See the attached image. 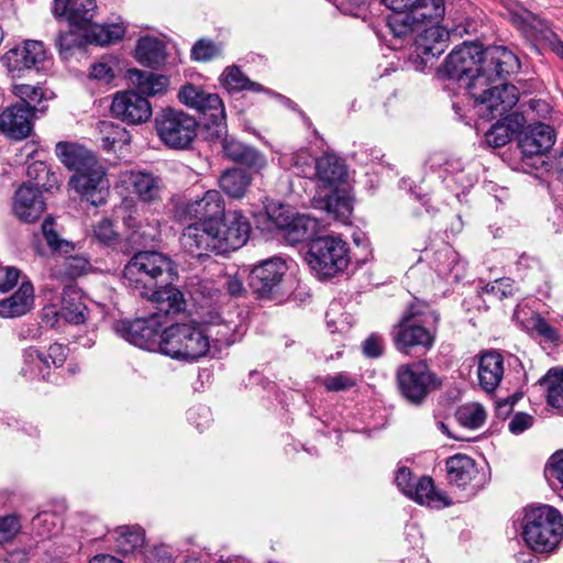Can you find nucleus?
<instances>
[{
    "label": "nucleus",
    "mask_w": 563,
    "mask_h": 563,
    "mask_svg": "<svg viewBox=\"0 0 563 563\" xmlns=\"http://www.w3.org/2000/svg\"><path fill=\"white\" fill-rule=\"evenodd\" d=\"M520 68L518 57L505 46L483 48L476 43H463L445 58L443 73L471 91L477 77L510 75Z\"/></svg>",
    "instance_id": "nucleus-1"
},
{
    "label": "nucleus",
    "mask_w": 563,
    "mask_h": 563,
    "mask_svg": "<svg viewBox=\"0 0 563 563\" xmlns=\"http://www.w3.org/2000/svg\"><path fill=\"white\" fill-rule=\"evenodd\" d=\"M314 175L320 187L313 198L314 208L325 211L334 220L347 223L353 207L344 162L333 154H325L316 161Z\"/></svg>",
    "instance_id": "nucleus-2"
},
{
    "label": "nucleus",
    "mask_w": 563,
    "mask_h": 563,
    "mask_svg": "<svg viewBox=\"0 0 563 563\" xmlns=\"http://www.w3.org/2000/svg\"><path fill=\"white\" fill-rule=\"evenodd\" d=\"M128 79L139 92L130 90L118 92L111 104V113L129 124L147 122L152 117V106L141 95L157 96L164 93L169 86V79L164 75L140 69H129Z\"/></svg>",
    "instance_id": "nucleus-3"
},
{
    "label": "nucleus",
    "mask_w": 563,
    "mask_h": 563,
    "mask_svg": "<svg viewBox=\"0 0 563 563\" xmlns=\"http://www.w3.org/2000/svg\"><path fill=\"white\" fill-rule=\"evenodd\" d=\"M394 11L387 27L394 40L402 46L413 38L424 23L439 22L445 13L444 0H382Z\"/></svg>",
    "instance_id": "nucleus-4"
},
{
    "label": "nucleus",
    "mask_w": 563,
    "mask_h": 563,
    "mask_svg": "<svg viewBox=\"0 0 563 563\" xmlns=\"http://www.w3.org/2000/svg\"><path fill=\"white\" fill-rule=\"evenodd\" d=\"M177 277L174 262L165 254L141 251L134 254L122 272L124 285L139 296H148L157 285Z\"/></svg>",
    "instance_id": "nucleus-5"
},
{
    "label": "nucleus",
    "mask_w": 563,
    "mask_h": 563,
    "mask_svg": "<svg viewBox=\"0 0 563 563\" xmlns=\"http://www.w3.org/2000/svg\"><path fill=\"white\" fill-rule=\"evenodd\" d=\"M438 316L424 303L411 305L393 327L391 339L405 354L412 350L429 351L435 341Z\"/></svg>",
    "instance_id": "nucleus-6"
},
{
    "label": "nucleus",
    "mask_w": 563,
    "mask_h": 563,
    "mask_svg": "<svg viewBox=\"0 0 563 563\" xmlns=\"http://www.w3.org/2000/svg\"><path fill=\"white\" fill-rule=\"evenodd\" d=\"M522 534L531 550L540 553L553 551L563 538V518L560 511L549 505L527 509Z\"/></svg>",
    "instance_id": "nucleus-7"
},
{
    "label": "nucleus",
    "mask_w": 563,
    "mask_h": 563,
    "mask_svg": "<svg viewBox=\"0 0 563 563\" xmlns=\"http://www.w3.org/2000/svg\"><path fill=\"white\" fill-rule=\"evenodd\" d=\"M500 76H479L477 81L471 85L470 96L474 99L477 114L486 119L503 118L519 101V91L510 84L494 85Z\"/></svg>",
    "instance_id": "nucleus-8"
},
{
    "label": "nucleus",
    "mask_w": 563,
    "mask_h": 563,
    "mask_svg": "<svg viewBox=\"0 0 563 563\" xmlns=\"http://www.w3.org/2000/svg\"><path fill=\"white\" fill-rule=\"evenodd\" d=\"M210 349L209 336L194 323H175L163 331L161 353L172 358L194 362Z\"/></svg>",
    "instance_id": "nucleus-9"
},
{
    "label": "nucleus",
    "mask_w": 563,
    "mask_h": 563,
    "mask_svg": "<svg viewBox=\"0 0 563 563\" xmlns=\"http://www.w3.org/2000/svg\"><path fill=\"white\" fill-rule=\"evenodd\" d=\"M307 262L319 279L333 278L347 268L350 247L340 236H319L309 245Z\"/></svg>",
    "instance_id": "nucleus-10"
},
{
    "label": "nucleus",
    "mask_w": 563,
    "mask_h": 563,
    "mask_svg": "<svg viewBox=\"0 0 563 563\" xmlns=\"http://www.w3.org/2000/svg\"><path fill=\"white\" fill-rule=\"evenodd\" d=\"M159 140L172 148H187L196 137V120L181 110L165 109L155 117Z\"/></svg>",
    "instance_id": "nucleus-11"
},
{
    "label": "nucleus",
    "mask_w": 563,
    "mask_h": 563,
    "mask_svg": "<svg viewBox=\"0 0 563 563\" xmlns=\"http://www.w3.org/2000/svg\"><path fill=\"white\" fill-rule=\"evenodd\" d=\"M396 379L402 397L412 405L423 402L428 394L440 383L423 361L402 364L397 368Z\"/></svg>",
    "instance_id": "nucleus-12"
},
{
    "label": "nucleus",
    "mask_w": 563,
    "mask_h": 563,
    "mask_svg": "<svg viewBox=\"0 0 563 563\" xmlns=\"http://www.w3.org/2000/svg\"><path fill=\"white\" fill-rule=\"evenodd\" d=\"M47 60L46 48L41 41L26 40L9 49L2 62L12 78H21L30 71H40Z\"/></svg>",
    "instance_id": "nucleus-13"
},
{
    "label": "nucleus",
    "mask_w": 563,
    "mask_h": 563,
    "mask_svg": "<svg viewBox=\"0 0 563 563\" xmlns=\"http://www.w3.org/2000/svg\"><path fill=\"white\" fill-rule=\"evenodd\" d=\"M69 186L82 200L95 207L101 206L106 203L109 195L110 184L107 168L100 161H97L86 169L74 173L69 178Z\"/></svg>",
    "instance_id": "nucleus-14"
},
{
    "label": "nucleus",
    "mask_w": 563,
    "mask_h": 563,
    "mask_svg": "<svg viewBox=\"0 0 563 563\" xmlns=\"http://www.w3.org/2000/svg\"><path fill=\"white\" fill-rule=\"evenodd\" d=\"M162 324L157 316L135 320H120L113 324L114 332L129 343L147 351L161 352Z\"/></svg>",
    "instance_id": "nucleus-15"
},
{
    "label": "nucleus",
    "mask_w": 563,
    "mask_h": 563,
    "mask_svg": "<svg viewBox=\"0 0 563 563\" xmlns=\"http://www.w3.org/2000/svg\"><path fill=\"white\" fill-rule=\"evenodd\" d=\"M267 214L274 227L283 232L286 241L292 245L310 239L318 228L314 218L295 213L283 205L268 210Z\"/></svg>",
    "instance_id": "nucleus-16"
},
{
    "label": "nucleus",
    "mask_w": 563,
    "mask_h": 563,
    "mask_svg": "<svg viewBox=\"0 0 563 563\" xmlns=\"http://www.w3.org/2000/svg\"><path fill=\"white\" fill-rule=\"evenodd\" d=\"M225 202L220 191L210 189L201 197L177 205L176 214L180 220H199L202 224L216 223L224 216Z\"/></svg>",
    "instance_id": "nucleus-17"
},
{
    "label": "nucleus",
    "mask_w": 563,
    "mask_h": 563,
    "mask_svg": "<svg viewBox=\"0 0 563 563\" xmlns=\"http://www.w3.org/2000/svg\"><path fill=\"white\" fill-rule=\"evenodd\" d=\"M214 223L217 230L218 253L225 254L242 247L250 238L251 224L249 219L238 210L224 212Z\"/></svg>",
    "instance_id": "nucleus-18"
},
{
    "label": "nucleus",
    "mask_w": 563,
    "mask_h": 563,
    "mask_svg": "<svg viewBox=\"0 0 563 563\" xmlns=\"http://www.w3.org/2000/svg\"><path fill=\"white\" fill-rule=\"evenodd\" d=\"M120 180L142 202L154 203L162 200L165 184L159 176L152 172L125 170L121 173Z\"/></svg>",
    "instance_id": "nucleus-19"
},
{
    "label": "nucleus",
    "mask_w": 563,
    "mask_h": 563,
    "mask_svg": "<svg viewBox=\"0 0 563 563\" xmlns=\"http://www.w3.org/2000/svg\"><path fill=\"white\" fill-rule=\"evenodd\" d=\"M286 271V262L280 257L263 261L251 271L249 286L258 297H271Z\"/></svg>",
    "instance_id": "nucleus-20"
},
{
    "label": "nucleus",
    "mask_w": 563,
    "mask_h": 563,
    "mask_svg": "<svg viewBox=\"0 0 563 563\" xmlns=\"http://www.w3.org/2000/svg\"><path fill=\"white\" fill-rule=\"evenodd\" d=\"M217 230L214 223H195L181 233L180 244L185 252L194 257H202L209 253H218Z\"/></svg>",
    "instance_id": "nucleus-21"
},
{
    "label": "nucleus",
    "mask_w": 563,
    "mask_h": 563,
    "mask_svg": "<svg viewBox=\"0 0 563 563\" xmlns=\"http://www.w3.org/2000/svg\"><path fill=\"white\" fill-rule=\"evenodd\" d=\"M428 27L422 29L424 23L416 33L413 40L415 53L421 58L422 63H428L430 59L440 56L448 47L449 32L438 25V22Z\"/></svg>",
    "instance_id": "nucleus-22"
},
{
    "label": "nucleus",
    "mask_w": 563,
    "mask_h": 563,
    "mask_svg": "<svg viewBox=\"0 0 563 563\" xmlns=\"http://www.w3.org/2000/svg\"><path fill=\"white\" fill-rule=\"evenodd\" d=\"M33 117L34 113L29 107L21 103L12 104L0 113V132L11 140H23L33 130Z\"/></svg>",
    "instance_id": "nucleus-23"
},
{
    "label": "nucleus",
    "mask_w": 563,
    "mask_h": 563,
    "mask_svg": "<svg viewBox=\"0 0 563 563\" xmlns=\"http://www.w3.org/2000/svg\"><path fill=\"white\" fill-rule=\"evenodd\" d=\"M45 210V202L37 186L23 184L15 191L13 201L14 214L24 222L36 221Z\"/></svg>",
    "instance_id": "nucleus-24"
},
{
    "label": "nucleus",
    "mask_w": 563,
    "mask_h": 563,
    "mask_svg": "<svg viewBox=\"0 0 563 563\" xmlns=\"http://www.w3.org/2000/svg\"><path fill=\"white\" fill-rule=\"evenodd\" d=\"M34 307V287L31 280L23 276L19 288L9 297L0 299V317L5 319L19 318L29 313Z\"/></svg>",
    "instance_id": "nucleus-25"
},
{
    "label": "nucleus",
    "mask_w": 563,
    "mask_h": 563,
    "mask_svg": "<svg viewBox=\"0 0 563 563\" xmlns=\"http://www.w3.org/2000/svg\"><path fill=\"white\" fill-rule=\"evenodd\" d=\"M512 23L525 34V36L536 43L545 45L555 34L548 23L527 9H518L511 13Z\"/></svg>",
    "instance_id": "nucleus-26"
},
{
    "label": "nucleus",
    "mask_w": 563,
    "mask_h": 563,
    "mask_svg": "<svg viewBox=\"0 0 563 563\" xmlns=\"http://www.w3.org/2000/svg\"><path fill=\"white\" fill-rule=\"evenodd\" d=\"M196 110L206 117V128L211 137H222L227 133V115L222 100L217 93L205 91Z\"/></svg>",
    "instance_id": "nucleus-27"
},
{
    "label": "nucleus",
    "mask_w": 563,
    "mask_h": 563,
    "mask_svg": "<svg viewBox=\"0 0 563 563\" xmlns=\"http://www.w3.org/2000/svg\"><path fill=\"white\" fill-rule=\"evenodd\" d=\"M555 142L553 129L544 123L529 126L519 140V146L525 156L545 154Z\"/></svg>",
    "instance_id": "nucleus-28"
},
{
    "label": "nucleus",
    "mask_w": 563,
    "mask_h": 563,
    "mask_svg": "<svg viewBox=\"0 0 563 563\" xmlns=\"http://www.w3.org/2000/svg\"><path fill=\"white\" fill-rule=\"evenodd\" d=\"M165 284V286L157 285V288L145 296L155 305L156 312L153 316H157V318L179 313L186 307L183 292L174 287L172 282Z\"/></svg>",
    "instance_id": "nucleus-29"
},
{
    "label": "nucleus",
    "mask_w": 563,
    "mask_h": 563,
    "mask_svg": "<svg viewBox=\"0 0 563 563\" xmlns=\"http://www.w3.org/2000/svg\"><path fill=\"white\" fill-rule=\"evenodd\" d=\"M123 223L131 230L130 240L141 246L150 245L161 236L159 221L155 218H144L136 211H131L123 218Z\"/></svg>",
    "instance_id": "nucleus-30"
},
{
    "label": "nucleus",
    "mask_w": 563,
    "mask_h": 563,
    "mask_svg": "<svg viewBox=\"0 0 563 563\" xmlns=\"http://www.w3.org/2000/svg\"><path fill=\"white\" fill-rule=\"evenodd\" d=\"M55 153L60 163L74 173L84 170L87 166L99 161L90 150L73 142H58L55 146Z\"/></svg>",
    "instance_id": "nucleus-31"
},
{
    "label": "nucleus",
    "mask_w": 563,
    "mask_h": 563,
    "mask_svg": "<svg viewBox=\"0 0 563 563\" xmlns=\"http://www.w3.org/2000/svg\"><path fill=\"white\" fill-rule=\"evenodd\" d=\"M97 10L96 0H55L54 12L65 15L73 25L80 27L91 23Z\"/></svg>",
    "instance_id": "nucleus-32"
},
{
    "label": "nucleus",
    "mask_w": 563,
    "mask_h": 563,
    "mask_svg": "<svg viewBox=\"0 0 563 563\" xmlns=\"http://www.w3.org/2000/svg\"><path fill=\"white\" fill-rule=\"evenodd\" d=\"M505 372L504 358L495 351L484 353L478 362V382L481 387L487 391H494L500 384Z\"/></svg>",
    "instance_id": "nucleus-33"
},
{
    "label": "nucleus",
    "mask_w": 563,
    "mask_h": 563,
    "mask_svg": "<svg viewBox=\"0 0 563 563\" xmlns=\"http://www.w3.org/2000/svg\"><path fill=\"white\" fill-rule=\"evenodd\" d=\"M20 374L29 380H47L51 375V365L46 354L34 346L24 349Z\"/></svg>",
    "instance_id": "nucleus-34"
},
{
    "label": "nucleus",
    "mask_w": 563,
    "mask_h": 563,
    "mask_svg": "<svg viewBox=\"0 0 563 563\" xmlns=\"http://www.w3.org/2000/svg\"><path fill=\"white\" fill-rule=\"evenodd\" d=\"M446 473L450 484L465 488L476 477L478 471L473 459L456 454L448 459Z\"/></svg>",
    "instance_id": "nucleus-35"
},
{
    "label": "nucleus",
    "mask_w": 563,
    "mask_h": 563,
    "mask_svg": "<svg viewBox=\"0 0 563 563\" xmlns=\"http://www.w3.org/2000/svg\"><path fill=\"white\" fill-rule=\"evenodd\" d=\"M252 183L250 174L241 168L224 170L218 179L219 187L224 194L234 199L244 197Z\"/></svg>",
    "instance_id": "nucleus-36"
},
{
    "label": "nucleus",
    "mask_w": 563,
    "mask_h": 563,
    "mask_svg": "<svg viewBox=\"0 0 563 563\" xmlns=\"http://www.w3.org/2000/svg\"><path fill=\"white\" fill-rule=\"evenodd\" d=\"M135 55L141 64L156 67L165 60V46L162 41L145 36L137 41Z\"/></svg>",
    "instance_id": "nucleus-37"
},
{
    "label": "nucleus",
    "mask_w": 563,
    "mask_h": 563,
    "mask_svg": "<svg viewBox=\"0 0 563 563\" xmlns=\"http://www.w3.org/2000/svg\"><path fill=\"white\" fill-rule=\"evenodd\" d=\"M408 497L420 505H427L434 508L449 505V503L445 500V496L435 490L432 478L427 476L421 477L415 484V487Z\"/></svg>",
    "instance_id": "nucleus-38"
},
{
    "label": "nucleus",
    "mask_w": 563,
    "mask_h": 563,
    "mask_svg": "<svg viewBox=\"0 0 563 563\" xmlns=\"http://www.w3.org/2000/svg\"><path fill=\"white\" fill-rule=\"evenodd\" d=\"M115 534L117 551L124 555L134 553L144 544V530L140 526L120 527Z\"/></svg>",
    "instance_id": "nucleus-39"
},
{
    "label": "nucleus",
    "mask_w": 563,
    "mask_h": 563,
    "mask_svg": "<svg viewBox=\"0 0 563 563\" xmlns=\"http://www.w3.org/2000/svg\"><path fill=\"white\" fill-rule=\"evenodd\" d=\"M91 269L89 260L82 255H74L64 257L62 263L57 265L52 274L58 279H75L86 275Z\"/></svg>",
    "instance_id": "nucleus-40"
},
{
    "label": "nucleus",
    "mask_w": 563,
    "mask_h": 563,
    "mask_svg": "<svg viewBox=\"0 0 563 563\" xmlns=\"http://www.w3.org/2000/svg\"><path fill=\"white\" fill-rule=\"evenodd\" d=\"M97 129L100 145L106 151H111L115 144H128L130 142L129 132L120 124L111 121H100Z\"/></svg>",
    "instance_id": "nucleus-41"
},
{
    "label": "nucleus",
    "mask_w": 563,
    "mask_h": 563,
    "mask_svg": "<svg viewBox=\"0 0 563 563\" xmlns=\"http://www.w3.org/2000/svg\"><path fill=\"white\" fill-rule=\"evenodd\" d=\"M316 161L307 150L285 154L280 157L284 167L291 169L296 175L308 177L314 174Z\"/></svg>",
    "instance_id": "nucleus-42"
},
{
    "label": "nucleus",
    "mask_w": 563,
    "mask_h": 563,
    "mask_svg": "<svg viewBox=\"0 0 563 563\" xmlns=\"http://www.w3.org/2000/svg\"><path fill=\"white\" fill-rule=\"evenodd\" d=\"M124 33L122 24H89L86 37L90 43L108 45L122 38Z\"/></svg>",
    "instance_id": "nucleus-43"
},
{
    "label": "nucleus",
    "mask_w": 563,
    "mask_h": 563,
    "mask_svg": "<svg viewBox=\"0 0 563 563\" xmlns=\"http://www.w3.org/2000/svg\"><path fill=\"white\" fill-rule=\"evenodd\" d=\"M220 80L228 91H241L244 89L252 91L263 90L260 84L249 79L236 66L227 67L222 73Z\"/></svg>",
    "instance_id": "nucleus-44"
},
{
    "label": "nucleus",
    "mask_w": 563,
    "mask_h": 563,
    "mask_svg": "<svg viewBox=\"0 0 563 563\" xmlns=\"http://www.w3.org/2000/svg\"><path fill=\"white\" fill-rule=\"evenodd\" d=\"M539 383L547 386L549 405L563 410V371L552 368Z\"/></svg>",
    "instance_id": "nucleus-45"
},
{
    "label": "nucleus",
    "mask_w": 563,
    "mask_h": 563,
    "mask_svg": "<svg viewBox=\"0 0 563 563\" xmlns=\"http://www.w3.org/2000/svg\"><path fill=\"white\" fill-rule=\"evenodd\" d=\"M459 423L468 429H478L486 420V411L479 404H468L456 411Z\"/></svg>",
    "instance_id": "nucleus-46"
},
{
    "label": "nucleus",
    "mask_w": 563,
    "mask_h": 563,
    "mask_svg": "<svg viewBox=\"0 0 563 563\" xmlns=\"http://www.w3.org/2000/svg\"><path fill=\"white\" fill-rule=\"evenodd\" d=\"M12 93L23 102L24 107H29L32 113L36 106L45 99V92L42 87L27 84H14L12 86Z\"/></svg>",
    "instance_id": "nucleus-47"
},
{
    "label": "nucleus",
    "mask_w": 563,
    "mask_h": 563,
    "mask_svg": "<svg viewBox=\"0 0 563 563\" xmlns=\"http://www.w3.org/2000/svg\"><path fill=\"white\" fill-rule=\"evenodd\" d=\"M86 306L82 302L71 303L67 298L63 299V307L59 311H53L52 308L45 309L46 316L52 311L57 320L60 318L68 323L80 324L86 320Z\"/></svg>",
    "instance_id": "nucleus-48"
},
{
    "label": "nucleus",
    "mask_w": 563,
    "mask_h": 563,
    "mask_svg": "<svg viewBox=\"0 0 563 563\" xmlns=\"http://www.w3.org/2000/svg\"><path fill=\"white\" fill-rule=\"evenodd\" d=\"M544 475L553 489L563 490V451L550 457Z\"/></svg>",
    "instance_id": "nucleus-49"
},
{
    "label": "nucleus",
    "mask_w": 563,
    "mask_h": 563,
    "mask_svg": "<svg viewBox=\"0 0 563 563\" xmlns=\"http://www.w3.org/2000/svg\"><path fill=\"white\" fill-rule=\"evenodd\" d=\"M117 63L110 57H103L90 68V78L101 84H110L115 78Z\"/></svg>",
    "instance_id": "nucleus-50"
},
{
    "label": "nucleus",
    "mask_w": 563,
    "mask_h": 563,
    "mask_svg": "<svg viewBox=\"0 0 563 563\" xmlns=\"http://www.w3.org/2000/svg\"><path fill=\"white\" fill-rule=\"evenodd\" d=\"M322 385L328 391H344L357 385V379L346 372L328 375L322 379Z\"/></svg>",
    "instance_id": "nucleus-51"
},
{
    "label": "nucleus",
    "mask_w": 563,
    "mask_h": 563,
    "mask_svg": "<svg viewBox=\"0 0 563 563\" xmlns=\"http://www.w3.org/2000/svg\"><path fill=\"white\" fill-rule=\"evenodd\" d=\"M220 45L209 40H199L191 48V57L198 62H208L221 55Z\"/></svg>",
    "instance_id": "nucleus-52"
},
{
    "label": "nucleus",
    "mask_w": 563,
    "mask_h": 563,
    "mask_svg": "<svg viewBox=\"0 0 563 563\" xmlns=\"http://www.w3.org/2000/svg\"><path fill=\"white\" fill-rule=\"evenodd\" d=\"M509 131L505 122L499 120L485 133V142L492 147H501L511 140L512 135Z\"/></svg>",
    "instance_id": "nucleus-53"
},
{
    "label": "nucleus",
    "mask_w": 563,
    "mask_h": 563,
    "mask_svg": "<svg viewBox=\"0 0 563 563\" xmlns=\"http://www.w3.org/2000/svg\"><path fill=\"white\" fill-rule=\"evenodd\" d=\"M531 327L538 335L548 342L555 343L560 340L558 330L539 314L531 318Z\"/></svg>",
    "instance_id": "nucleus-54"
},
{
    "label": "nucleus",
    "mask_w": 563,
    "mask_h": 563,
    "mask_svg": "<svg viewBox=\"0 0 563 563\" xmlns=\"http://www.w3.org/2000/svg\"><path fill=\"white\" fill-rule=\"evenodd\" d=\"M21 277L22 272L19 268L0 264V294L11 291Z\"/></svg>",
    "instance_id": "nucleus-55"
},
{
    "label": "nucleus",
    "mask_w": 563,
    "mask_h": 563,
    "mask_svg": "<svg viewBox=\"0 0 563 563\" xmlns=\"http://www.w3.org/2000/svg\"><path fill=\"white\" fill-rule=\"evenodd\" d=\"M95 238L104 244L114 242L118 238V233L114 229L112 220L108 218L101 219L93 228Z\"/></svg>",
    "instance_id": "nucleus-56"
},
{
    "label": "nucleus",
    "mask_w": 563,
    "mask_h": 563,
    "mask_svg": "<svg viewBox=\"0 0 563 563\" xmlns=\"http://www.w3.org/2000/svg\"><path fill=\"white\" fill-rule=\"evenodd\" d=\"M239 164L245 165L246 167L260 172L266 167L267 162L265 156L260 153L256 148L247 146L243 152L240 159L236 162Z\"/></svg>",
    "instance_id": "nucleus-57"
},
{
    "label": "nucleus",
    "mask_w": 563,
    "mask_h": 563,
    "mask_svg": "<svg viewBox=\"0 0 563 563\" xmlns=\"http://www.w3.org/2000/svg\"><path fill=\"white\" fill-rule=\"evenodd\" d=\"M20 529L21 523L18 517L5 516L0 518V544L13 540Z\"/></svg>",
    "instance_id": "nucleus-58"
},
{
    "label": "nucleus",
    "mask_w": 563,
    "mask_h": 563,
    "mask_svg": "<svg viewBox=\"0 0 563 563\" xmlns=\"http://www.w3.org/2000/svg\"><path fill=\"white\" fill-rule=\"evenodd\" d=\"M203 92L205 90L200 87L188 84L180 88L178 99L185 106L196 109L197 106H200L199 102H202L201 96Z\"/></svg>",
    "instance_id": "nucleus-59"
},
{
    "label": "nucleus",
    "mask_w": 563,
    "mask_h": 563,
    "mask_svg": "<svg viewBox=\"0 0 563 563\" xmlns=\"http://www.w3.org/2000/svg\"><path fill=\"white\" fill-rule=\"evenodd\" d=\"M484 291L498 300H503L514 295V285L509 278H501L486 285Z\"/></svg>",
    "instance_id": "nucleus-60"
},
{
    "label": "nucleus",
    "mask_w": 563,
    "mask_h": 563,
    "mask_svg": "<svg viewBox=\"0 0 563 563\" xmlns=\"http://www.w3.org/2000/svg\"><path fill=\"white\" fill-rule=\"evenodd\" d=\"M221 141L223 153L233 162H238L246 150L247 145L239 142L233 137H228V132L222 137H216Z\"/></svg>",
    "instance_id": "nucleus-61"
},
{
    "label": "nucleus",
    "mask_w": 563,
    "mask_h": 563,
    "mask_svg": "<svg viewBox=\"0 0 563 563\" xmlns=\"http://www.w3.org/2000/svg\"><path fill=\"white\" fill-rule=\"evenodd\" d=\"M33 527L37 530V533L43 538H51L56 533V525L54 517L51 514H41L33 519Z\"/></svg>",
    "instance_id": "nucleus-62"
},
{
    "label": "nucleus",
    "mask_w": 563,
    "mask_h": 563,
    "mask_svg": "<svg viewBox=\"0 0 563 563\" xmlns=\"http://www.w3.org/2000/svg\"><path fill=\"white\" fill-rule=\"evenodd\" d=\"M56 44L59 48V53L67 57L74 47L80 46L81 41L75 32L69 31L59 33Z\"/></svg>",
    "instance_id": "nucleus-63"
},
{
    "label": "nucleus",
    "mask_w": 563,
    "mask_h": 563,
    "mask_svg": "<svg viewBox=\"0 0 563 563\" xmlns=\"http://www.w3.org/2000/svg\"><path fill=\"white\" fill-rule=\"evenodd\" d=\"M533 417L526 412H517L509 422V430L514 434H520L533 424Z\"/></svg>",
    "instance_id": "nucleus-64"
}]
</instances>
